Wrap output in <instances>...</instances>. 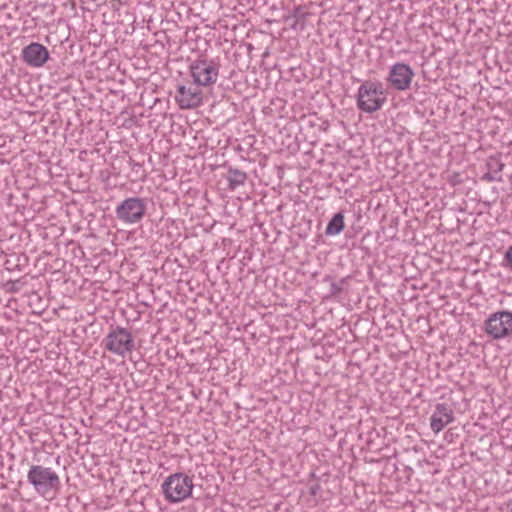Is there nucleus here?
<instances>
[{"label": "nucleus", "instance_id": "11", "mask_svg": "<svg viewBox=\"0 0 512 512\" xmlns=\"http://www.w3.org/2000/svg\"><path fill=\"white\" fill-rule=\"evenodd\" d=\"M453 420V410L447 404L439 403L431 416L430 426L433 432L439 433Z\"/></svg>", "mask_w": 512, "mask_h": 512}, {"label": "nucleus", "instance_id": "2", "mask_svg": "<svg viewBox=\"0 0 512 512\" xmlns=\"http://www.w3.org/2000/svg\"><path fill=\"white\" fill-rule=\"evenodd\" d=\"M27 479L42 496L55 494L60 488V478L57 473L42 465H32Z\"/></svg>", "mask_w": 512, "mask_h": 512}, {"label": "nucleus", "instance_id": "5", "mask_svg": "<svg viewBox=\"0 0 512 512\" xmlns=\"http://www.w3.org/2000/svg\"><path fill=\"white\" fill-rule=\"evenodd\" d=\"M219 69V63L207 58H198L190 65V73L194 83L204 87H209L216 83Z\"/></svg>", "mask_w": 512, "mask_h": 512}, {"label": "nucleus", "instance_id": "1", "mask_svg": "<svg viewBox=\"0 0 512 512\" xmlns=\"http://www.w3.org/2000/svg\"><path fill=\"white\" fill-rule=\"evenodd\" d=\"M164 498L169 503H180L192 495L193 477L185 473H174L162 483Z\"/></svg>", "mask_w": 512, "mask_h": 512}, {"label": "nucleus", "instance_id": "7", "mask_svg": "<svg viewBox=\"0 0 512 512\" xmlns=\"http://www.w3.org/2000/svg\"><path fill=\"white\" fill-rule=\"evenodd\" d=\"M146 204L141 198L131 197L125 199L117 208L116 216L124 223H137L145 215Z\"/></svg>", "mask_w": 512, "mask_h": 512}, {"label": "nucleus", "instance_id": "6", "mask_svg": "<svg viewBox=\"0 0 512 512\" xmlns=\"http://www.w3.org/2000/svg\"><path fill=\"white\" fill-rule=\"evenodd\" d=\"M485 332L496 340L512 336V312L499 311L490 315L485 322Z\"/></svg>", "mask_w": 512, "mask_h": 512}, {"label": "nucleus", "instance_id": "10", "mask_svg": "<svg viewBox=\"0 0 512 512\" xmlns=\"http://www.w3.org/2000/svg\"><path fill=\"white\" fill-rule=\"evenodd\" d=\"M22 58L32 67H42L49 59L48 49L40 43H31L22 50Z\"/></svg>", "mask_w": 512, "mask_h": 512}, {"label": "nucleus", "instance_id": "8", "mask_svg": "<svg viewBox=\"0 0 512 512\" xmlns=\"http://www.w3.org/2000/svg\"><path fill=\"white\" fill-rule=\"evenodd\" d=\"M175 101L181 109H195L203 102V92L196 86L180 85L177 88Z\"/></svg>", "mask_w": 512, "mask_h": 512}, {"label": "nucleus", "instance_id": "16", "mask_svg": "<svg viewBox=\"0 0 512 512\" xmlns=\"http://www.w3.org/2000/svg\"><path fill=\"white\" fill-rule=\"evenodd\" d=\"M505 261L507 262V266L512 269V245L505 253Z\"/></svg>", "mask_w": 512, "mask_h": 512}, {"label": "nucleus", "instance_id": "14", "mask_svg": "<svg viewBox=\"0 0 512 512\" xmlns=\"http://www.w3.org/2000/svg\"><path fill=\"white\" fill-rule=\"evenodd\" d=\"M486 165L489 171L493 172L498 176H500V173L504 168V164L497 157H489Z\"/></svg>", "mask_w": 512, "mask_h": 512}, {"label": "nucleus", "instance_id": "4", "mask_svg": "<svg viewBox=\"0 0 512 512\" xmlns=\"http://www.w3.org/2000/svg\"><path fill=\"white\" fill-rule=\"evenodd\" d=\"M102 346L115 355L125 357L134 349V340L127 329L115 327L102 340Z\"/></svg>", "mask_w": 512, "mask_h": 512}, {"label": "nucleus", "instance_id": "17", "mask_svg": "<svg viewBox=\"0 0 512 512\" xmlns=\"http://www.w3.org/2000/svg\"><path fill=\"white\" fill-rule=\"evenodd\" d=\"M341 292V287L338 286L336 283H332L331 285V293L332 294H338Z\"/></svg>", "mask_w": 512, "mask_h": 512}, {"label": "nucleus", "instance_id": "13", "mask_svg": "<svg viewBox=\"0 0 512 512\" xmlns=\"http://www.w3.org/2000/svg\"><path fill=\"white\" fill-rule=\"evenodd\" d=\"M229 188L235 189L236 187L243 185L246 180V174L237 169H231L228 172Z\"/></svg>", "mask_w": 512, "mask_h": 512}, {"label": "nucleus", "instance_id": "3", "mask_svg": "<svg viewBox=\"0 0 512 512\" xmlns=\"http://www.w3.org/2000/svg\"><path fill=\"white\" fill-rule=\"evenodd\" d=\"M386 100L383 85L380 82L365 81L358 89L357 106L368 113L379 110Z\"/></svg>", "mask_w": 512, "mask_h": 512}, {"label": "nucleus", "instance_id": "15", "mask_svg": "<svg viewBox=\"0 0 512 512\" xmlns=\"http://www.w3.org/2000/svg\"><path fill=\"white\" fill-rule=\"evenodd\" d=\"M483 179H485L487 181H499V180H501V176H498L488 170V172L483 176Z\"/></svg>", "mask_w": 512, "mask_h": 512}, {"label": "nucleus", "instance_id": "18", "mask_svg": "<svg viewBox=\"0 0 512 512\" xmlns=\"http://www.w3.org/2000/svg\"><path fill=\"white\" fill-rule=\"evenodd\" d=\"M509 510L508 512H512V501L508 504Z\"/></svg>", "mask_w": 512, "mask_h": 512}, {"label": "nucleus", "instance_id": "9", "mask_svg": "<svg viewBox=\"0 0 512 512\" xmlns=\"http://www.w3.org/2000/svg\"><path fill=\"white\" fill-rule=\"evenodd\" d=\"M414 72L408 64L396 63L390 69L387 81L397 90H406L410 87Z\"/></svg>", "mask_w": 512, "mask_h": 512}, {"label": "nucleus", "instance_id": "12", "mask_svg": "<svg viewBox=\"0 0 512 512\" xmlns=\"http://www.w3.org/2000/svg\"><path fill=\"white\" fill-rule=\"evenodd\" d=\"M344 226V216L342 215V213H337L328 223L326 227V234L337 235L344 229Z\"/></svg>", "mask_w": 512, "mask_h": 512}]
</instances>
